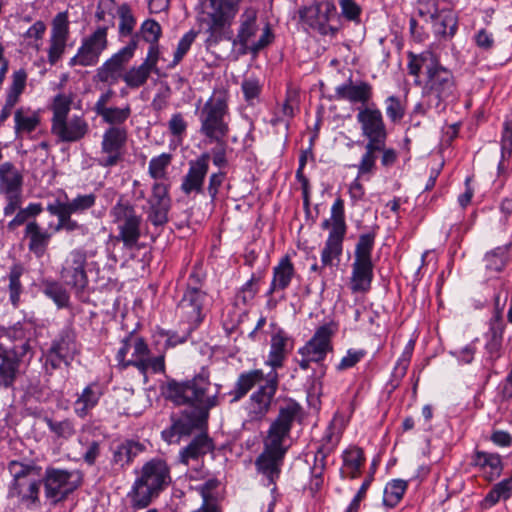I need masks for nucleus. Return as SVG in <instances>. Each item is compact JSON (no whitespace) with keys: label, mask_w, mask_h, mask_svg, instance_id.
<instances>
[{"label":"nucleus","mask_w":512,"mask_h":512,"mask_svg":"<svg viewBox=\"0 0 512 512\" xmlns=\"http://www.w3.org/2000/svg\"><path fill=\"white\" fill-rule=\"evenodd\" d=\"M78 351L75 334L72 331L64 330L52 342L46 355V363H49L54 369L60 367L62 363L68 365Z\"/></svg>","instance_id":"obj_25"},{"label":"nucleus","mask_w":512,"mask_h":512,"mask_svg":"<svg viewBox=\"0 0 512 512\" xmlns=\"http://www.w3.org/2000/svg\"><path fill=\"white\" fill-rule=\"evenodd\" d=\"M335 98L337 100L347 101L351 104L369 106L368 103L373 98V87L369 82H354L350 78L345 83L335 88Z\"/></svg>","instance_id":"obj_27"},{"label":"nucleus","mask_w":512,"mask_h":512,"mask_svg":"<svg viewBox=\"0 0 512 512\" xmlns=\"http://www.w3.org/2000/svg\"><path fill=\"white\" fill-rule=\"evenodd\" d=\"M512 496V475L509 478L503 479L488 492L485 496L483 503L486 507H492L497 504L501 499L507 500Z\"/></svg>","instance_id":"obj_52"},{"label":"nucleus","mask_w":512,"mask_h":512,"mask_svg":"<svg viewBox=\"0 0 512 512\" xmlns=\"http://www.w3.org/2000/svg\"><path fill=\"white\" fill-rule=\"evenodd\" d=\"M209 160L210 153L205 152L188 162V170L180 185V189L185 195L204 193V183L209 171Z\"/></svg>","instance_id":"obj_24"},{"label":"nucleus","mask_w":512,"mask_h":512,"mask_svg":"<svg viewBox=\"0 0 512 512\" xmlns=\"http://www.w3.org/2000/svg\"><path fill=\"white\" fill-rule=\"evenodd\" d=\"M374 245L375 233L369 232L359 236L355 246L350 278V289L353 293H366L371 288L374 277L372 262Z\"/></svg>","instance_id":"obj_7"},{"label":"nucleus","mask_w":512,"mask_h":512,"mask_svg":"<svg viewBox=\"0 0 512 512\" xmlns=\"http://www.w3.org/2000/svg\"><path fill=\"white\" fill-rule=\"evenodd\" d=\"M129 338L130 349L132 352L131 357L127 360L126 365H131L138 368V360L144 361V359L149 355L150 350L142 337L131 333L129 334Z\"/></svg>","instance_id":"obj_58"},{"label":"nucleus","mask_w":512,"mask_h":512,"mask_svg":"<svg viewBox=\"0 0 512 512\" xmlns=\"http://www.w3.org/2000/svg\"><path fill=\"white\" fill-rule=\"evenodd\" d=\"M131 106L125 104L122 107L109 106L96 113L109 127H123V124L130 118Z\"/></svg>","instance_id":"obj_45"},{"label":"nucleus","mask_w":512,"mask_h":512,"mask_svg":"<svg viewBox=\"0 0 512 512\" xmlns=\"http://www.w3.org/2000/svg\"><path fill=\"white\" fill-rule=\"evenodd\" d=\"M335 333L334 324L328 323L320 326L312 338L298 350L300 358L295 361L301 370H308L312 363L320 364V376L326 373V366L323 364L327 354L333 350L331 338Z\"/></svg>","instance_id":"obj_10"},{"label":"nucleus","mask_w":512,"mask_h":512,"mask_svg":"<svg viewBox=\"0 0 512 512\" xmlns=\"http://www.w3.org/2000/svg\"><path fill=\"white\" fill-rule=\"evenodd\" d=\"M24 273V268L20 264H14L10 268V272L8 275L9 285V299L14 308H17L20 303V295L23 291L22 284L20 282V278Z\"/></svg>","instance_id":"obj_53"},{"label":"nucleus","mask_w":512,"mask_h":512,"mask_svg":"<svg viewBox=\"0 0 512 512\" xmlns=\"http://www.w3.org/2000/svg\"><path fill=\"white\" fill-rule=\"evenodd\" d=\"M68 12L58 13L52 20L48 41L47 59L50 65H55L66 50L70 35Z\"/></svg>","instance_id":"obj_21"},{"label":"nucleus","mask_w":512,"mask_h":512,"mask_svg":"<svg viewBox=\"0 0 512 512\" xmlns=\"http://www.w3.org/2000/svg\"><path fill=\"white\" fill-rule=\"evenodd\" d=\"M471 464L479 468L484 478L491 482L497 479L503 470L501 456L497 453H489L484 451H475L472 456Z\"/></svg>","instance_id":"obj_34"},{"label":"nucleus","mask_w":512,"mask_h":512,"mask_svg":"<svg viewBox=\"0 0 512 512\" xmlns=\"http://www.w3.org/2000/svg\"><path fill=\"white\" fill-rule=\"evenodd\" d=\"M429 22L432 24L433 32L437 36L452 37L456 33L457 17L451 9H441Z\"/></svg>","instance_id":"obj_38"},{"label":"nucleus","mask_w":512,"mask_h":512,"mask_svg":"<svg viewBox=\"0 0 512 512\" xmlns=\"http://www.w3.org/2000/svg\"><path fill=\"white\" fill-rule=\"evenodd\" d=\"M206 304L207 294L203 290L186 289L177 305L176 313L194 329L203 321Z\"/></svg>","instance_id":"obj_20"},{"label":"nucleus","mask_w":512,"mask_h":512,"mask_svg":"<svg viewBox=\"0 0 512 512\" xmlns=\"http://www.w3.org/2000/svg\"><path fill=\"white\" fill-rule=\"evenodd\" d=\"M258 11L255 8H247L239 18V28L237 35L233 40V46L240 54L252 52L258 53L260 50L272 43L274 39L273 32L268 23L261 29L257 22Z\"/></svg>","instance_id":"obj_5"},{"label":"nucleus","mask_w":512,"mask_h":512,"mask_svg":"<svg viewBox=\"0 0 512 512\" xmlns=\"http://www.w3.org/2000/svg\"><path fill=\"white\" fill-rule=\"evenodd\" d=\"M171 482L170 467L165 460L153 458L147 461L137 472V477L127 493L131 507L134 510L148 507Z\"/></svg>","instance_id":"obj_3"},{"label":"nucleus","mask_w":512,"mask_h":512,"mask_svg":"<svg viewBox=\"0 0 512 512\" xmlns=\"http://www.w3.org/2000/svg\"><path fill=\"white\" fill-rule=\"evenodd\" d=\"M49 431L59 439L69 440L76 434V428L74 421L65 418L63 420L57 421L52 418L46 417L44 419Z\"/></svg>","instance_id":"obj_56"},{"label":"nucleus","mask_w":512,"mask_h":512,"mask_svg":"<svg viewBox=\"0 0 512 512\" xmlns=\"http://www.w3.org/2000/svg\"><path fill=\"white\" fill-rule=\"evenodd\" d=\"M213 449L212 440L206 434H199L180 452V460L188 465L191 460H198L200 457L211 452Z\"/></svg>","instance_id":"obj_39"},{"label":"nucleus","mask_w":512,"mask_h":512,"mask_svg":"<svg viewBox=\"0 0 512 512\" xmlns=\"http://www.w3.org/2000/svg\"><path fill=\"white\" fill-rule=\"evenodd\" d=\"M230 93L224 87L213 89L209 98L198 100L195 109L198 133L208 144H221L230 133Z\"/></svg>","instance_id":"obj_2"},{"label":"nucleus","mask_w":512,"mask_h":512,"mask_svg":"<svg viewBox=\"0 0 512 512\" xmlns=\"http://www.w3.org/2000/svg\"><path fill=\"white\" fill-rule=\"evenodd\" d=\"M340 438V433L335 430L333 425H329L325 430L316 454L321 457H327L335 450L340 442Z\"/></svg>","instance_id":"obj_60"},{"label":"nucleus","mask_w":512,"mask_h":512,"mask_svg":"<svg viewBox=\"0 0 512 512\" xmlns=\"http://www.w3.org/2000/svg\"><path fill=\"white\" fill-rule=\"evenodd\" d=\"M109 216L118 230L116 240L121 241L125 248H134L141 237L142 225V216L135 206L122 195L111 207Z\"/></svg>","instance_id":"obj_8"},{"label":"nucleus","mask_w":512,"mask_h":512,"mask_svg":"<svg viewBox=\"0 0 512 512\" xmlns=\"http://www.w3.org/2000/svg\"><path fill=\"white\" fill-rule=\"evenodd\" d=\"M511 247L512 243H509L496 247L495 249L486 253L484 257L486 268L494 272L502 271L508 263Z\"/></svg>","instance_id":"obj_50"},{"label":"nucleus","mask_w":512,"mask_h":512,"mask_svg":"<svg viewBox=\"0 0 512 512\" xmlns=\"http://www.w3.org/2000/svg\"><path fill=\"white\" fill-rule=\"evenodd\" d=\"M142 374H146L148 371L153 373H162L165 371V358L164 355H158L156 357H149V355L144 359V361L138 360V368Z\"/></svg>","instance_id":"obj_62"},{"label":"nucleus","mask_w":512,"mask_h":512,"mask_svg":"<svg viewBox=\"0 0 512 512\" xmlns=\"http://www.w3.org/2000/svg\"><path fill=\"white\" fill-rule=\"evenodd\" d=\"M407 69L414 76L415 84H419L421 69H425V84L422 100L414 107V112L425 115L429 111L440 114L446 110L449 104L457 101L459 90L455 77L451 70L444 67L437 55L425 50L420 54L408 52Z\"/></svg>","instance_id":"obj_1"},{"label":"nucleus","mask_w":512,"mask_h":512,"mask_svg":"<svg viewBox=\"0 0 512 512\" xmlns=\"http://www.w3.org/2000/svg\"><path fill=\"white\" fill-rule=\"evenodd\" d=\"M39 492L40 481L32 477L26 480L11 482L8 497L17 499L20 504L25 505L27 508H32L40 502Z\"/></svg>","instance_id":"obj_31"},{"label":"nucleus","mask_w":512,"mask_h":512,"mask_svg":"<svg viewBox=\"0 0 512 512\" xmlns=\"http://www.w3.org/2000/svg\"><path fill=\"white\" fill-rule=\"evenodd\" d=\"M91 429V426L85 424L81 428V433L78 437V443L85 447V451L82 454L84 462L90 466L96 463V460L101 454V442L97 440H89L85 433Z\"/></svg>","instance_id":"obj_49"},{"label":"nucleus","mask_w":512,"mask_h":512,"mask_svg":"<svg viewBox=\"0 0 512 512\" xmlns=\"http://www.w3.org/2000/svg\"><path fill=\"white\" fill-rule=\"evenodd\" d=\"M241 89L244 95V99L249 105H254L259 101V97L262 92V85L257 78H245L241 84Z\"/></svg>","instance_id":"obj_61"},{"label":"nucleus","mask_w":512,"mask_h":512,"mask_svg":"<svg viewBox=\"0 0 512 512\" xmlns=\"http://www.w3.org/2000/svg\"><path fill=\"white\" fill-rule=\"evenodd\" d=\"M71 104V97L65 94H58L53 100L51 132L61 142H77L81 140L89 130L88 123L83 117L73 116L68 118Z\"/></svg>","instance_id":"obj_6"},{"label":"nucleus","mask_w":512,"mask_h":512,"mask_svg":"<svg viewBox=\"0 0 512 512\" xmlns=\"http://www.w3.org/2000/svg\"><path fill=\"white\" fill-rule=\"evenodd\" d=\"M117 13L120 18L119 22V34L121 37L131 36V38L135 35L133 34L134 28L136 26V19L132 14L131 7L127 3H123L117 7Z\"/></svg>","instance_id":"obj_57"},{"label":"nucleus","mask_w":512,"mask_h":512,"mask_svg":"<svg viewBox=\"0 0 512 512\" xmlns=\"http://www.w3.org/2000/svg\"><path fill=\"white\" fill-rule=\"evenodd\" d=\"M219 388L209 381V375L201 372L190 380H167L162 386L164 397L176 405H189L207 412L217 405Z\"/></svg>","instance_id":"obj_4"},{"label":"nucleus","mask_w":512,"mask_h":512,"mask_svg":"<svg viewBox=\"0 0 512 512\" xmlns=\"http://www.w3.org/2000/svg\"><path fill=\"white\" fill-rule=\"evenodd\" d=\"M289 338L287 334L279 330L271 337V347L266 364L274 370L283 366V362L287 355L286 346Z\"/></svg>","instance_id":"obj_41"},{"label":"nucleus","mask_w":512,"mask_h":512,"mask_svg":"<svg viewBox=\"0 0 512 512\" xmlns=\"http://www.w3.org/2000/svg\"><path fill=\"white\" fill-rule=\"evenodd\" d=\"M126 141L127 129L125 127H108L102 136L97 163L105 168L117 165L122 160Z\"/></svg>","instance_id":"obj_19"},{"label":"nucleus","mask_w":512,"mask_h":512,"mask_svg":"<svg viewBox=\"0 0 512 512\" xmlns=\"http://www.w3.org/2000/svg\"><path fill=\"white\" fill-rule=\"evenodd\" d=\"M336 14V6L331 1H321L299 10L301 21L321 35L334 36L338 28L329 24Z\"/></svg>","instance_id":"obj_18"},{"label":"nucleus","mask_w":512,"mask_h":512,"mask_svg":"<svg viewBox=\"0 0 512 512\" xmlns=\"http://www.w3.org/2000/svg\"><path fill=\"white\" fill-rule=\"evenodd\" d=\"M365 355L366 351L363 349H349L346 355L343 356L340 362L337 364L336 370L342 372L354 367L365 357Z\"/></svg>","instance_id":"obj_64"},{"label":"nucleus","mask_w":512,"mask_h":512,"mask_svg":"<svg viewBox=\"0 0 512 512\" xmlns=\"http://www.w3.org/2000/svg\"><path fill=\"white\" fill-rule=\"evenodd\" d=\"M278 387V374L272 371L268 374L265 385H262L250 396L248 417L250 421L262 420L269 411L272 399Z\"/></svg>","instance_id":"obj_23"},{"label":"nucleus","mask_w":512,"mask_h":512,"mask_svg":"<svg viewBox=\"0 0 512 512\" xmlns=\"http://www.w3.org/2000/svg\"><path fill=\"white\" fill-rule=\"evenodd\" d=\"M173 156L170 153H161L150 159L148 164V175L155 182H162L168 179V169L172 163Z\"/></svg>","instance_id":"obj_48"},{"label":"nucleus","mask_w":512,"mask_h":512,"mask_svg":"<svg viewBox=\"0 0 512 512\" xmlns=\"http://www.w3.org/2000/svg\"><path fill=\"white\" fill-rule=\"evenodd\" d=\"M108 47V27L100 26L81 40L76 54L69 60L70 67H94Z\"/></svg>","instance_id":"obj_14"},{"label":"nucleus","mask_w":512,"mask_h":512,"mask_svg":"<svg viewBox=\"0 0 512 512\" xmlns=\"http://www.w3.org/2000/svg\"><path fill=\"white\" fill-rule=\"evenodd\" d=\"M386 115L391 122H399L405 115V108L397 96H389L385 100Z\"/></svg>","instance_id":"obj_63"},{"label":"nucleus","mask_w":512,"mask_h":512,"mask_svg":"<svg viewBox=\"0 0 512 512\" xmlns=\"http://www.w3.org/2000/svg\"><path fill=\"white\" fill-rule=\"evenodd\" d=\"M301 411V406L295 401H288L281 405L277 417L270 424L263 440V447L286 454L292 425L300 418Z\"/></svg>","instance_id":"obj_9"},{"label":"nucleus","mask_w":512,"mask_h":512,"mask_svg":"<svg viewBox=\"0 0 512 512\" xmlns=\"http://www.w3.org/2000/svg\"><path fill=\"white\" fill-rule=\"evenodd\" d=\"M264 380V373L261 369L250 370L239 375L234 389L231 392L233 400L243 398L256 384Z\"/></svg>","instance_id":"obj_44"},{"label":"nucleus","mask_w":512,"mask_h":512,"mask_svg":"<svg viewBox=\"0 0 512 512\" xmlns=\"http://www.w3.org/2000/svg\"><path fill=\"white\" fill-rule=\"evenodd\" d=\"M136 34L138 35V39L141 37L145 42L150 44L148 51L154 49V51H156V57L159 58L160 50L158 41L162 34L160 24L153 19H147L141 24L140 30Z\"/></svg>","instance_id":"obj_47"},{"label":"nucleus","mask_w":512,"mask_h":512,"mask_svg":"<svg viewBox=\"0 0 512 512\" xmlns=\"http://www.w3.org/2000/svg\"><path fill=\"white\" fill-rule=\"evenodd\" d=\"M94 254V252L85 251L83 248H75L68 253L61 266V279L78 293L83 292L88 286L86 264L88 257H92Z\"/></svg>","instance_id":"obj_15"},{"label":"nucleus","mask_w":512,"mask_h":512,"mask_svg":"<svg viewBox=\"0 0 512 512\" xmlns=\"http://www.w3.org/2000/svg\"><path fill=\"white\" fill-rule=\"evenodd\" d=\"M144 450V446L133 440L118 444L113 450L112 463L120 468L129 465Z\"/></svg>","instance_id":"obj_40"},{"label":"nucleus","mask_w":512,"mask_h":512,"mask_svg":"<svg viewBox=\"0 0 512 512\" xmlns=\"http://www.w3.org/2000/svg\"><path fill=\"white\" fill-rule=\"evenodd\" d=\"M407 489V482L395 479L387 483L383 494V504L389 508L395 507L403 498Z\"/></svg>","instance_id":"obj_55"},{"label":"nucleus","mask_w":512,"mask_h":512,"mask_svg":"<svg viewBox=\"0 0 512 512\" xmlns=\"http://www.w3.org/2000/svg\"><path fill=\"white\" fill-rule=\"evenodd\" d=\"M285 455L263 447V451L256 458V470L266 478L267 485H274L279 479Z\"/></svg>","instance_id":"obj_30"},{"label":"nucleus","mask_w":512,"mask_h":512,"mask_svg":"<svg viewBox=\"0 0 512 512\" xmlns=\"http://www.w3.org/2000/svg\"><path fill=\"white\" fill-rule=\"evenodd\" d=\"M40 124L38 112L27 107L17 108L14 112V133L16 139H22L36 130Z\"/></svg>","instance_id":"obj_36"},{"label":"nucleus","mask_w":512,"mask_h":512,"mask_svg":"<svg viewBox=\"0 0 512 512\" xmlns=\"http://www.w3.org/2000/svg\"><path fill=\"white\" fill-rule=\"evenodd\" d=\"M43 293L50 298L59 309L69 306L70 295L61 283L57 281L45 282Z\"/></svg>","instance_id":"obj_54"},{"label":"nucleus","mask_w":512,"mask_h":512,"mask_svg":"<svg viewBox=\"0 0 512 512\" xmlns=\"http://www.w3.org/2000/svg\"><path fill=\"white\" fill-rule=\"evenodd\" d=\"M295 275L294 265L288 255L282 257L279 263L273 268V279L271 281L268 295L276 290H285Z\"/></svg>","instance_id":"obj_37"},{"label":"nucleus","mask_w":512,"mask_h":512,"mask_svg":"<svg viewBox=\"0 0 512 512\" xmlns=\"http://www.w3.org/2000/svg\"><path fill=\"white\" fill-rule=\"evenodd\" d=\"M138 47V35L135 34L128 44L105 60L97 69L94 81L108 85L116 84L123 80L126 66L135 55Z\"/></svg>","instance_id":"obj_12"},{"label":"nucleus","mask_w":512,"mask_h":512,"mask_svg":"<svg viewBox=\"0 0 512 512\" xmlns=\"http://www.w3.org/2000/svg\"><path fill=\"white\" fill-rule=\"evenodd\" d=\"M81 482L82 475L78 470L47 468L44 475L45 496L56 504L65 500Z\"/></svg>","instance_id":"obj_11"},{"label":"nucleus","mask_w":512,"mask_h":512,"mask_svg":"<svg viewBox=\"0 0 512 512\" xmlns=\"http://www.w3.org/2000/svg\"><path fill=\"white\" fill-rule=\"evenodd\" d=\"M23 175L11 162L0 164V194L5 197V216L14 214L22 203Z\"/></svg>","instance_id":"obj_16"},{"label":"nucleus","mask_w":512,"mask_h":512,"mask_svg":"<svg viewBox=\"0 0 512 512\" xmlns=\"http://www.w3.org/2000/svg\"><path fill=\"white\" fill-rule=\"evenodd\" d=\"M342 458V476L349 477L351 479L358 477L365 461L362 449L355 446L350 447L343 452Z\"/></svg>","instance_id":"obj_43"},{"label":"nucleus","mask_w":512,"mask_h":512,"mask_svg":"<svg viewBox=\"0 0 512 512\" xmlns=\"http://www.w3.org/2000/svg\"><path fill=\"white\" fill-rule=\"evenodd\" d=\"M333 227L321 252L323 267L333 266L334 260L339 261L343 250V239L346 233L344 202L338 198L332 205Z\"/></svg>","instance_id":"obj_13"},{"label":"nucleus","mask_w":512,"mask_h":512,"mask_svg":"<svg viewBox=\"0 0 512 512\" xmlns=\"http://www.w3.org/2000/svg\"><path fill=\"white\" fill-rule=\"evenodd\" d=\"M356 121L367 143L377 145L386 143L388 136L386 124L382 112L374 104L358 107Z\"/></svg>","instance_id":"obj_17"},{"label":"nucleus","mask_w":512,"mask_h":512,"mask_svg":"<svg viewBox=\"0 0 512 512\" xmlns=\"http://www.w3.org/2000/svg\"><path fill=\"white\" fill-rule=\"evenodd\" d=\"M170 185L164 182H154L151 187V195L147 200V219L154 226H164L168 221V213L171 209L169 195Z\"/></svg>","instance_id":"obj_22"},{"label":"nucleus","mask_w":512,"mask_h":512,"mask_svg":"<svg viewBox=\"0 0 512 512\" xmlns=\"http://www.w3.org/2000/svg\"><path fill=\"white\" fill-rule=\"evenodd\" d=\"M25 236L29 238V251L37 258H42L47 251L52 233L33 220L26 224Z\"/></svg>","instance_id":"obj_35"},{"label":"nucleus","mask_w":512,"mask_h":512,"mask_svg":"<svg viewBox=\"0 0 512 512\" xmlns=\"http://www.w3.org/2000/svg\"><path fill=\"white\" fill-rule=\"evenodd\" d=\"M27 73L24 69H19L12 74V83L9 86L5 98V103L0 112V126L10 117L12 110L20 100V96L25 90Z\"/></svg>","instance_id":"obj_32"},{"label":"nucleus","mask_w":512,"mask_h":512,"mask_svg":"<svg viewBox=\"0 0 512 512\" xmlns=\"http://www.w3.org/2000/svg\"><path fill=\"white\" fill-rule=\"evenodd\" d=\"M96 195L94 193L79 194L67 202V212L72 215H80L93 208L96 204Z\"/></svg>","instance_id":"obj_59"},{"label":"nucleus","mask_w":512,"mask_h":512,"mask_svg":"<svg viewBox=\"0 0 512 512\" xmlns=\"http://www.w3.org/2000/svg\"><path fill=\"white\" fill-rule=\"evenodd\" d=\"M19 368L20 360L16 349H7L0 345V387H13Z\"/></svg>","instance_id":"obj_33"},{"label":"nucleus","mask_w":512,"mask_h":512,"mask_svg":"<svg viewBox=\"0 0 512 512\" xmlns=\"http://www.w3.org/2000/svg\"><path fill=\"white\" fill-rule=\"evenodd\" d=\"M384 145L370 144L366 143L365 152L361 157L359 164L357 165L358 169V178L371 175L376 168V153L380 150H383Z\"/></svg>","instance_id":"obj_51"},{"label":"nucleus","mask_w":512,"mask_h":512,"mask_svg":"<svg viewBox=\"0 0 512 512\" xmlns=\"http://www.w3.org/2000/svg\"><path fill=\"white\" fill-rule=\"evenodd\" d=\"M237 11L236 0H210L204 11V21L208 22L209 30L214 32L224 27Z\"/></svg>","instance_id":"obj_26"},{"label":"nucleus","mask_w":512,"mask_h":512,"mask_svg":"<svg viewBox=\"0 0 512 512\" xmlns=\"http://www.w3.org/2000/svg\"><path fill=\"white\" fill-rule=\"evenodd\" d=\"M158 60L159 58L156 57V51L152 49L147 52L146 58L140 65L132 66L127 71L125 70L123 81L127 87L130 89H138L145 85L151 73L159 72L157 67Z\"/></svg>","instance_id":"obj_29"},{"label":"nucleus","mask_w":512,"mask_h":512,"mask_svg":"<svg viewBox=\"0 0 512 512\" xmlns=\"http://www.w3.org/2000/svg\"><path fill=\"white\" fill-rule=\"evenodd\" d=\"M104 395V388L98 382H91L80 392L76 393L73 402V412L79 419H85L92 414L100 399Z\"/></svg>","instance_id":"obj_28"},{"label":"nucleus","mask_w":512,"mask_h":512,"mask_svg":"<svg viewBox=\"0 0 512 512\" xmlns=\"http://www.w3.org/2000/svg\"><path fill=\"white\" fill-rule=\"evenodd\" d=\"M501 159L498 163V174H505L508 170V161L512 156V114L507 118L503 124V131L501 136Z\"/></svg>","instance_id":"obj_46"},{"label":"nucleus","mask_w":512,"mask_h":512,"mask_svg":"<svg viewBox=\"0 0 512 512\" xmlns=\"http://www.w3.org/2000/svg\"><path fill=\"white\" fill-rule=\"evenodd\" d=\"M504 325L497 313L495 318L491 321L490 329L486 335L487 342L485 349L491 360H496L500 357L502 348Z\"/></svg>","instance_id":"obj_42"}]
</instances>
